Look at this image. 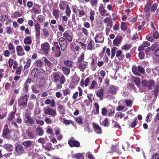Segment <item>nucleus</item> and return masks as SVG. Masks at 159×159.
I'll use <instances>...</instances> for the list:
<instances>
[{
	"label": "nucleus",
	"mask_w": 159,
	"mask_h": 159,
	"mask_svg": "<svg viewBox=\"0 0 159 159\" xmlns=\"http://www.w3.org/2000/svg\"><path fill=\"white\" fill-rule=\"evenodd\" d=\"M157 6L158 5L156 3L153 4L152 6L150 8L151 11L152 12H154L157 9Z\"/></svg>",
	"instance_id": "53"
},
{
	"label": "nucleus",
	"mask_w": 159,
	"mask_h": 159,
	"mask_svg": "<svg viewBox=\"0 0 159 159\" xmlns=\"http://www.w3.org/2000/svg\"><path fill=\"white\" fill-rule=\"evenodd\" d=\"M122 54V52L120 50H118L116 52V56L117 57H118L120 56V58H119V59L120 60H123L124 58V55H121Z\"/></svg>",
	"instance_id": "39"
},
{
	"label": "nucleus",
	"mask_w": 159,
	"mask_h": 159,
	"mask_svg": "<svg viewBox=\"0 0 159 159\" xmlns=\"http://www.w3.org/2000/svg\"><path fill=\"white\" fill-rule=\"evenodd\" d=\"M72 157L73 158L76 159H84V157L80 153L74 154L73 155Z\"/></svg>",
	"instance_id": "40"
},
{
	"label": "nucleus",
	"mask_w": 159,
	"mask_h": 159,
	"mask_svg": "<svg viewBox=\"0 0 159 159\" xmlns=\"http://www.w3.org/2000/svg\"><path fill=\"white\" fill-rule=\"evenodd\" d=\"M152 4V2H151L149 0H148V2L145 6L144 8V11L145 12H147L150 10V8Z\"/></svg>",
	"instance_id": "28"
},
{
	"label": "nucleus",
	"mask_w": 159,
	"mask_h": 159,
	"mask_svg": "<svg viewBox=\"0 0 159 159\" xmlns=\"http://www.w3.org/2000/svg\"><path fill=\"white\" fill-rule=\"evenodd\" d=\"M93 129L96 133L98 134H101L102 133V129L98 124L93 123Z\"/></svg>",
	"instance_id": "17"
},
{
	"label": "nucleus",
	"mask_w": 159,
	"mask_h": 159,
	"mask_svg": "<svg viewBox=\"0 0 159 159\" xmlns=\"http://www.w3.org/2000/svg\"><path fill=\"white\" fill-rule=\"evenodd\" d=\"M120 28L122 31H125L127 29L126 23L124 22H122L120 25Z\"/></svg>",
	"instance_id": "47"
},
{
	"label": "nucleus",
	"mask_w": 159,
	"mask_h": 159,
	"mask_svg": "<svg viewBox=\"0 0 159 159\" xmlns=\"http://www.w3.org/2000/svg\"><path fill=\"white\" fill-rule=\"evenodd\" d=\"M130 144H129L127 142H125L124 143V145H122V147L123 149L124 150V151H125V148L127 150L129 147Z\"/></svg>",
	"instance_id": "59"
},
{
	"label": "nucleus",
	"mask_w": 159,
	"mask_h": 159,
	"mask_svg": "<svg viewBox=\"0 0 159 159\" xmlns=\"http://www.w3.org/2000/svg\"><path fill=\"white\" fill-rule=\"evenodd\" d=\"M25 115L26 116L27 120H26L25 122L26 124H28L30 125H32L34 123V121L33 119L30 117L29 116V114L28 113H26Z\"/></svg>",
	"instance_id": "23"
},
{
	"label": "nucleus",
	"mask_w": 159,
	"mask_h": 159,
	"mask_svg": "<svg viewBox=\"0 0 159 159\" xmlns=\"http://www.w3.org/2000/svg\"><path fill=\"white\" fill-rule=\"evenodd\" d=\"M60 9L64 11L66 8L69 6L68 2L65 0H61L59 4Z\"/></svg>",
	"instance_id": "10"
},
{
	"label": "nucleus",
	"mask_w": 159,
	"mask_h": 159,
	"mask_svg": "<svg viewBox=\"0 0 159 159\" xmlns=\"http://www.w3.org/2000/svg\"><path fill=\"white\" fill-rule=\"evenodd\" d=\"M97 85V83L95 80L92 81L90 86L89 87V89H93L96 85Z\"/></svg>",
	"instance_id": "51"
},
{
	"label": "nucleus",
	"mask_w": 159,
	"mask_h": 159,
	"mask_svg": "<svg viewBox=\"0 0 159 159\" xmlns=\"http://www.w3.org/2000/svg\"><path fill=\"white\" fill-rule=\"evenodd\" d=\"M52 79L54 82L57 83L59 81L60 82L57 84L56 87L59 89L62 88V84H63L66 82V78L64 75H62L60 76V75L57 72H53L52 75Z\"/></svg>",
	"instance_id": "1"
},
{
	"label": "nucleus",
	"mask_w": 159,
	"mask_h": 159,
	"mask_svg": "<svg viewBox=\"0 0 159 159\" xmlns=\"http://www.w3.org/2000/svg\"><path fill=\"white\" fill-rule=\"evenodd\" d=\"M68 143L71 147H80V142L77 140H70L68 141Z\"/></svg>",
	"instance_id": "13"
},
{
	"label": "nucleus",
	"mask_w": 159,
	"mask_h": 159,
	"mask_svg": "<svg viewBox=\"0 0 159 159\" xmlns=\"http://www.w3.org/2000/svg\"><path fill=\"white\" fill-rule=\"evenodd\" d=\"M47 105H50L51 107H55V102L54 99H47L44 102Z\"/></svg>",
	"instance_id": "22"
},
{
	"label": "nucleus",
	"mask_w": 159,
	"mask_h": 159,
	"mask_svg": "<svg viewBox=\"0 0 159 159\" xmlns=\"http://www.w3.org/2000/svg\"><path fill=\"white\" fill-rule=\"evenodd\" d=\"M12 130L10 129L7 125H4L2 130V136L4 138L9 139L10 137L8 136V135L11 132Z\"/></svg>",
	"instance_id": "7"
},
{
	"label": "nucleus",
	"mask_w": 159,
	"mask_h": 159,
	"mask_svg": "<svg viewBox=\"0 0 159 159\" xmlns=\"http://www.w3.org/2000/svg\"><path fill=\"white\" fill-rule=\"evenodd\" d=\"M53 47L52 48V50L56 57H59L61 55V51L60 47L58 45V42L57 41L53 42Z\"/></svg>",
	"instance_id": "2"
},
{
	"label": "nucleus",
	"mask_w": 159,
	"mask_h": 159,
	"mask_svg": "<svg viewBox=\"0 0 159 159\" xmlns=\"http://www.w3.org/2000/svg\"><path fill=\"white\" fill-rule=\"evenodd\" d=\"M4 70L3 69H0V82L1 81V79L4 76Z\"/></svg>",
	"instance_id": "63"
},
{
	"label": "nucleus",
	"mask_w": 159,
	"mask_h": 159,
	"mask_svg": "<svg viewBox=\"0 0 159 159\" xmlns=\"http://www.w3.org/2000/svg\"><path fill=\"white\" fill-rule=\"evenodd\" d=\"M34 27L36 31V38L39 39L40 38V25L39 23H37L35 24Z\"/></svg>",
	"instance_id": "12"
},
{
	"label": "nucleus",
	"mask_w": 159,
	"mask_h": 159,
	"mask_svg": "<svg viewBox=\"0 0 159 159\" xmlns=\"http://www.w3.org/2000/svg\"><path fill=\"white\" fill-rule=\"evenodd\" d=\"M84 53H81V55L78 57L77 61V64L82 62L84 60Z\"/></svg>",
	"instance_id": "41"
},
{
	"label": "nucleus",
	"mask_w": 159,
	"mask_h": 159,
	"mask_svg": "<svg viewBox=\"0 0 159 159\" xmlns=\"http://www.w3.org/2000/svg\"><path fill=\"white\" fill-rule=\"evenodd\" d=\"M16 51L18 56H22L25 55L24 50L21 45H17L16 46Z\"/></svg>",
	"instance_id": "14"
},
{
	"label": "nucleus",
	"mask_w": 159,
	"mask_h": 159,
	"mask_svg": "<svg viewBox=\"0 0 159 159\" xmlns=\"http://www.w3.org/2000/svg\"><path fill=\"white\" fill-rule=\"evenodd\" d=\"M90 15L89 16V18L91 21H93L94 19V16L95 15V13L92 10H91L90 12Z\"/></svg>",
	"instance_id": "56"
},
{
	"label": "nucleus",
	"mask_w": 159,
	"mask_h": 159,
	"mask_svg": "<svg viewBox=\"0 0 159 159\" xmlns=\"http://www.w3.org/2000/svg\"><path fill=\"white\" fill-rule=\"evenodd\" d=\"M63 95L65 96L69 94L70 92V89L69 88L64 89L62 90Z\"/></svg>",
	"instance_id": "60"
},
{
	"label": "nucleus",
	"mask_w": 159,
	"mask_h": 159,
	"mask_svg": "<svg viewBox=\"0 0 159 159\" xmlns=\"http://www.w3.org/2000/svg\"><path fill=\"white\" fill-rule=\"evenodd\" d=\"M112 123L113 124V127L118 129H120L121 127L118 123L114 120H112Z\"/></svg>",
	"instance_id": "45"
},
{
	"label": "nucleus",
	"mask_w": 159,
	"mask_h": 159,
	"mask_svg": "<svg viewBox=\"0 0 159 159\" xmlns=\"http://www.w3.org/2000/svg\"><path fill=\"white\" fill-rule=\"evenodd\" d=\"M98 11L100 15L102 16H104V14L107 12V11L104 9L103 5L101 3L99 7Z\"/></svg>",
	"instance_id": "19"
},
{
	"label": "nucleus",
	"mask_w": 159,
	"mask_h": 159,
	"mask_svg": "<svg viewBox=\"0 0 159 159\" xmlns=\"http://www.w3.org/2000/svg\"><path fill=\"white\" fill-rule=\"evenodd\" d=\"M90 3L92 7L96 6L98 4V0H90Z\"/></svg>",
	"instance_id": "62"
},
{
	"label": "nucleus",
	"mask_w": 159,
	"mask_h": 159,
	"mask_svg": "<svg viewBox=\"0 0 159 159\" xmlns=\"http://www.w3.org/2000/svg\"><path fill=\"white\" fill-rule=\"evenodd\" d=\"M41 48L43 52L46 55H48L50 51V46L48 42H45L41 44Z\"/></svg>",
	"instance_id": "6"
},
{
	"label": "nucleus",
	"mask_w": 159,
	"mask_h": 159,
	"mask_svg": "<svg viewBox=\"0 0 159 159\" xmlns=\"http://www.w3.org/2000/svg\"><path fill=\"white\" fill-rule=\"evenodd\" d=\"M36 134L39 136H41L43 134L44 132L43 128L41 127H38L36 130Z\"/></svg>",
	"instance_id": "35"
},
{
	"label": "nucleus",
	"mask_w": 159,
	"mask_h": 159,
	"mask_svg": "<svg viewBox=\"0 0 159 159\" xmlns=\"http://www.w3.org/2000/svg\"><path fill=\"white\" fill-rule=\"evenodd\" d=\"M43 60L45 63V66L48 67L49 68H52L53 67L52 63L46 57H43Z\"/></svg>",
	"instance_id": "18"
},
{
	"label": "nucleus",
	"mask_w": 159,
	"mask_h": 159,
	"mask_svg": "<svg viewBox=\"0 0 159 159\" xmlns=\"http://www.w3.org/2000/svg\"><path fill=\"white\" fill-rule=\"evenodd\" d=\"M155 83L154 81L150 80L148 81L146 80H144L142 81V85L144 87H148L150 89H152V87L154 86Z\"/></svg>",
	"instance_id": "8"
},
{
	"label": "nucleus",
	"mask_w": 159,
	"mask_h": 159,
	"mask_svg": "<svg viewBox=\"0 0 159 159\" xmlns=\"http://www.w3.org/2000/svg\"><path fill=\"white\" fill-rule=\"evenodd\" d=\"M125 102L126 104V105L127 107H131L132 106L133 102L130 100H126L125 101Z\"/></svg>",
	"instance_id": "52"
},
{
	"label": "nucleus",
	"mask_w": 159,
	"mask_h": 159,
	"mask_svg": "<svg viewBox=\"0 0 159 159\" xmlns=\"http://www.w3.org/2000/svg\"><path fill=\"white\" fill-rule=\"evenodd\" d=\"M45 112H48V114L52 115L54 116L56 114V112L55 110H45Z\"/></svg>",
	"instance_id": "49"
},
{
	"label": "nucleus",
	"mask_w": 159,
	"mask_h": 159,
	"mask_svg": "<svg viewBox=\"0 0 159 159\" xmlns=\"http://www.w3.org/2000/svg\"><path fill=\"white\" fill-rule=\"evenodd\" d=\"M32 39L31 37L27 36L24 39V42L25 44L30 45L32 43Z\"/></svg>",
	"instance_id": "24"
},
{
	"label": "nucleus",
	"mask_w": 159,
	"mask_h": 159,
	"mask_svg": "<svg viewBox=\"0 0 159 159\" xmlns=\"http://www.w3.org/2000/svg\"><path fill=\"white\" fill-rule=\"evenodd\" d=\"M77 64H79L78 67L79 69L81 71L83 72L84 70L86 68V66L87 65L88 62L84 61L82 63L81 62Z\"/></svg>",
	"instance_id": "16"
},
{
	"label": "nucleus",
	"mask_w": 159,
	"mask_h": 159,
	"mask_svg": "<svg viewBox=\"0 0 159 159\" xmlns=\"http://www.w3.org/2000/svg\"><path fill=\"white\" fill-rule=\"evenodd\" d=\"M32 144V142L30 140L26 141L21 143V144L23 145L26 148L31 146Z\"/></svg>",
	"instance_id": "31"
},
{
	"label": "nucleus",
	"mask_w": 159,
	"mask_h": 159,
	"mask_svg": "<svg viewBox=\"0 0 159 159\" xmlns=\"http://www.w3.org/2000/svg\"><path fill=\"white\" fill-rule=\"evenodd\" d=\"M64 74L66 76H68L70 72V69L66 66L62 67L61 69Z\"/></svg>",
	"instance_id": "30"
},
{
	"label": "nucleus",
	"mask_w": 159,
	"mask_h": 159,
	"mask_svg": "<svg viewBox=\"0 0 159 159\" xmlns=\"http://www.w3.org/2000/svg\"><path fill=\"white\" fill-rule=\"evenodd\" d=\"M104 90L103 89H99L97 91L96 95L97 96L100 98H102L104 95Z\"/></svg>",
	"instance_id": "27"
},
{
	"label": "nucleus",
	"mask_w": 159,
	"mask_h": 159,
	"mask_svg": "<svg viewBox=\"0 0 159 159\" xmlns=\"http://www.w3.org/2000/svg\"><path fill=\"white\" fill-rule=\"evenodd\" d=\"M131 47V43L125 44L123 45L121 48L122 50L126 51L130 49Z\"/></svg>",
	"instance_id": "37"
},
{
	"label": "nucleus",
	"mask_w": 159,
	"mask_h": 159,
	"mask_svg": "<svg viewBox=\"0 0 159 159\" xmlns=\"http://www.w3.org/2000/svg\"><path fill=\"white\" fill-rule=\"evenodd\" d=\"M22 68L23 67L22 66H20L17 67V68H16V69L15 74L18 75H20Z\"/></svg>",
	"instance_id": "44"
},
{
	"label": "nucleus",
	"mask_w": 159,
	"mask_h": 159,
	"mask_svg": "<svg viewBox=\"0 0 159 159\" xmlns=\"http://www.w3.org/2000/svg\"><path fill=\"white\" fill-rule=\"evenodd\" d=\"M72 82L74 84H77L79 82L80 78L77 75H75L71 77Z\"/></svg>",
	"instance_id": "25"
},
{
	"label": "nucleus",
	"mask_w": 159,
	"mask_h": 159,
	"mask_svg": "<svg viewBox=\"0 0 159 159\" xmlns=\"http://www.w3.org/2000/svg\"><path fill=\"white\" fill-rule=\"evenodd\" d=\"M122 40V36L120 35H117L114 39L113 43L114 45L117 46H119L121 43Z\"/></svg>",
	"instance_id": "15"
},
{
	"label": "nucleus",
	"mask_w": 159,
	"mask_h": 159,
	"mask_svg": "<svg viewBox=\"0 0 159 159\" xmlns=\"http://www.w3.org/2000/svg\"><path fill=\"white\" fill-rule=\"evenodd\" d=\"M94 43L92 39H90L88 43V48L87 49L89 50L92 51L93 48L94 46Z\"/></svg>",
	"instance_id": "26"
},
{
	"label": "nucleus",
	"mask_w": 159,
	"mask_h": 159,
	"mask_svg": "<svg viewBox=\"0 0 159 159\" xmlns=\"http://www.w3.org/2000/svg\"><path fill=\"white\" fill-rule=\"evenodd\" d=\"M15 151L19 155H21L25 152L24 147L20 144H17L15 148Z\"/></svg>",
	"instance_id": "9"
},
{
	"label": "nucleus",
	"mask_w": 159,
	"mask_h": 159,
	"mask_svg": "<svg viewBox=\"0 0 159 159\" xmlns=\"http://www.w3.org/2000/svg\"><path fill=\"white\" fill-rule=\"evenodd\" d=\"M14 30L13 28H11L10 26H7L6 27V31L8 34H12L13 33Z\"/></svg>",
	"instance_id": "46"
},
{
	"label": "nucleus",
	"mask_w": 159,
	"mask_h": 159,
	"mask_svg": "<svg viewBox=\"0 0 159 159\" xmlns=\"http://www.w3.org/2000/svg\"><path fill=\"white\" fill-rule=\"evenodd\" d=\"M52 14L54 16L55 19L56 20H58L60 17V11L57 9L53 10V11Z\"/></svg>",
	"instance_id": "29"
},
{
	"label": "nucleus",
	"mask_w": 159,
	"mask_h": 159,
	"mask_svg": "<svg viewBox=\"0 0 159 159\" xmlns=\"http://www.w3.org/2000/svg\"><path fill=\"white\" fill-rule=\"evenodd\" d=\"M90 66L91 67V69L92 70L94 71L96 69L97 65L96 63H95V61L94 59L92 58V59L91 62L90 63Z\"/></svg>",
	"instance_id": "38"
},
{
	"label": "nucleus",
	"mask_w": 159,
	"mask_h": 159,
	"mask_svg": "<svg viewBox=\"0 0 159 159\" xmlns=\"http://www.w3.org/2000/svg\"><path fill=\"white\" fill-rule=\"evenodd\" d=\"M139 59L141 60L143 59L145 57L144 53L142 51H140L139 52Z\"/></svg>",
	"instance_id": "64"
},
{
	"label": "nucleus",
	"mask_w": 159,
	"mask_h": 159,
	"mask_svg": "<svg viewBox=\"0 0 159 159\" xmlns=\"http://www.w3.org/2000/svg\"><path fill=\"white\" fill-rule=\"evenodd\" d=\"M31 62V60L29 59L27 61L26 64L24 66V69H27L30 66Z\"/></svg>",
	"instance_id": "54"
},
{
	"label": "nucleus",
	"mask_w": 159,
	"mask_h": 159,
	"mask_svg": "<svg viewBox=\"0 0 159 159\" xmlns=\"http://www.w3.org/2000/svg\"><path fill=\"white\" fill-rule=\"evenodd\" d=\"M94 40L96 43H102L103 42L104 38L101 33L97 34L95 37Z\"/></svg>",
	"instance_id": "11"
},
{
	"label": "nucleus",
	"mask_w": 159,
	"mask_h": 159,
	"mask_svg": "<svg viewBox=\"0 0 159 159\" xmlns=\"http://www.w3.org/2000/svg\"><path fill=\"white\" fill-rule=\"evenodd\" d=\"M15 99V98L13 97L11 99H9V101L7 102L8 105L9 106H12L14 103Z\"/></svg>",
	"instance_id": "55"
},
{
	"label": "nucleus",
	"mask_w": 159,
	"mask_h": 159,
	"mask_svg": "<svg viewBox=\"0 0 159 159\" xmlns=\"http://www.w3.org/2000/svg\"><path fill=\"white\" fill-rule=\"evenodd\" d=\"M63 36L65 37L66 39L69 42H71L72 41L73 37L72 36L70 35L67 33L65 32L63 34Z\"/></svg>",
	"instance_id": "32"
},
{
	"label": "nucleus",
	"mask_w": 159,
	"mask_h": 159,
	"mask_svg": "<svg viewBox=\"0 0 159 159\" xmlns=\"http://www.w3.org/2000/svg\"><path fill=\"white\" fill-rule=\"evenodd\" d=\"M42 30L44 36L46 37H47L49 36V33L48 30L46 29L43 28L42 29Z\"/></svg>",
	"instance_id": "57"
},
{
	"label": "nucleus",
	"mask_w": 159,
	"mask_h": 159,
	"mask_svg": "<svg viewBox=\"0 0 159 159\" xmlns=\"http://www.w3.org/2000/svg\"><path fill=\"white\" fill-rule=\"evenodd\" d=\"M62 51H64L66 49L67 45V42L66 39L63 37H60L59 38L58 42Z\"/></svg>",
	"instance_id": "5"
},
{
	"label": "nucleus",
	"mask_w": 159,
	"mask_h": 159,
	"mask_svg": "<svg viewBox=\"0 0 159 159\" xmlns=\"http://www.w3.org/2000/svg\"><path fill=\"white\" fill-rule=\"evenodd\" d=\"M43 64L44 63L42 60L40 59H38L35 62V65L39 67H42L43 65Z\"/></svg>",
	"instance_id": "42"
},
{
	"label": "nucleus",
	"mask_w": 159,
	"mask_h": 159,
	"mask_svg": "<svg viewBox=\"0 0 159 159\" xmlns=\"http://www.w3.org/2000/svg\"><path fill=\"white\" fill-rule=\"evenodd\" d=\"M75 120L77 123L79 124H82L83 122L82 118L81 117H76V118L75 119Z\"/></svg>",
	"instance_id": "58"
},
{
	"label": "nucleus",
	"mask_w": 159,
	"mask_h": 159,
	"mask_svg": "<svg viewBox=\"0 0 159 159\" xmlns=\"http://www.w3.org/2000/svg\"><path fill=\"white\" fill-rule=\"evenodd\" d=\"M39 69L38 67H34L31 71V74L34 77H37L38 76V71Z\"/></svg>",
	"instance_id": "33"
},
{
	"label": "nucleus",
	"mask_w": 159,
	"mask_h": 159,
	"mask_svg": "<svg viewBox=\"0 0 159 159\" xmlns=\"http://www.w3.org/2000/svg\"><path fill=\"white\" fill-rule=\"evenodd\" d=\"M64 64L66 66L70 67H72L73 62L69 60H66L64 62Z\"/></svg>",
	"instance_id": "43"
},
{
	"label": "nucleus",
	"mask_w": 159,
	"mask_h": 159,
	"mask_svg": "<svg viewBox=\"0 0 159 159\" xmlns=\"http://www.w3.org/2000/svg\"><path fill=\"white\" fill-rule=\"evenodd\" d=\"M102 125L105 127H108L109 125V122L108 121L107 118H106L104 120L102 121Z\"/></svg>",
	"instance_id": "48"
},
{
	"label": "nucleus",
	"mask_w": 159,
	"mask_h": 159,
	"mask_svg": "<svg viewBox=\"0 0 159 159\" xmlns=\"http://www.w3.org/2000/svg\"><path fill=\"white\" fill-rule=\"evenodd\" d=\"M26 134L27 136L30 139H33L35 137V134L34 131H32L29 129H28L26 131Z\"/></svg>",
	"instance_id": "21"
},
{
	"label": "nucleus",
	"mask_w": 159,
	"mask_h": 159,
	"mask_svg": "<svg viewBox=\"0 0 159 159\" xmlns=\"http://www.w3.org/2000/svg\"><path fill=\"white\" fill-rule=\"evenodd\" d=\"M108 92L111 94H116V87L114 85L111 86L109 89Z\"/></svg>",
	"instance_id": "36"
},
{
	"label": "nucleus",
	"mask_w": 159,
	"mask_h": 159,
	"mask_svg": "<svg viewBox=\"0 0 159 159\" xmlns=\"http://www.w3.org/2000/svg\"><path fill=\"white\" fill-rule=\"evenodd\" d=\"M137 119L136 118L134 119V120L132 122L131 124L130 125V126L132 128L134 127L136 125L137 123Z\"/></svg>",
	"instance_id": "61"
},
{
	"label": "nucleus",
	"mask_w": 159,
	"mask_h": 159,
	"mask_svg": "<svg viewBox=\"0 0 159 159\" xmlns=\"http://www.w3.org/2000/svg\"><path fill=\"white\" fill-rule=\"evenodd\" d=\"M132 71L133 73L138 76H141L140 73L143 74L145 73L144 69L139 65L137 66H134L132 67Z\"/></svg>",
	"instance_id": "4"
},
{
	"label": "nucleus",
	"mask_w": 159,
	"mask_h": 159,
	"mask_svg": "<svg viewBox=\"0 0 159 159\" xmlns=\"http://www.w3.org/2000/svg\"><path fill=\"white\" fill-rule=\"evenodd\" d=\"M65 9L66 10L65 12L66 15L68 16V17H69L70 16L71 13V11L70 8L69 6L67 7V8H66Z\"/></svg>",
	"instance_id": "50"
},
{
	"label": "nucleus",
	"mask_w": 159,
	"mask_h": 159,
	"mask_svg": "<svg viewBox=\"0 0 159 159\" xmlns=\"http://www.w3.org/2000/svg\"><path fill=\"white\" fill-rule=\"evenodd\" d=\"M3 148L9 152H12L13 150V146L10 144L7 143L5 144L3 146Z\"/></svg>",
	"instance_id": "20"
},
{
	"label": "nucleus",
	"mask_w": 159,
	"mask_h": 159,
	"mask_svg": "<svg viewBox=\"0 0 159 159\" xmlns=\"http://www.w3.org/2000/svg\"><path fill=\"white\" fill-rule=\"evenodd\" d=\"M8 48L11 51V54H14L15 53V50L14 47L11 42H10L8 45Z\"/></svg>",
	"instance_id": "34"
},
{
	"label": "nucleus",
	"mask_w": 159,
	"mask_h": 159,
	"mask_svg": "<svg viewBox=\"0 0 159 159\" xmlns=\"http://www.w3.org/2000/svg\"><path fill=\"white\" fill-rule=\"evenodd\" d=\"M29 95L24 94L21 96L18 99V105L21 107L25 108L27 106V102L28 99Z\"/></svg>",
	"instance_id": "3"
}]
</instances>
